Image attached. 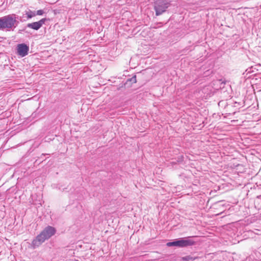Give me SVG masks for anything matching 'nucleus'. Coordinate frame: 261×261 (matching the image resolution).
Instances as JSON below:
<instances>
[{"label":"nucleus","instance_id":"obj_9","mask_svg":"<svg viewBox=\"0 0 261 261\" xmlns=\"http://www.w3.org/2000/svg\"><path fill=\"white\" fill-rule=\"evenodd\" d=\"M132 79L134 81L135 83H136L137 81H136V76H134V77H133Z\"/></svg>","mask_w":261,"mask_h":261},{"label":"nucleus","instance_id":"obj_2","mask_svg":"<svg viewBox=\"0 0 261 261\" xmlns=\"http://www.w3.org/2000/svg\"><path fill=\"white\" fill-rule=\"evenodd\" d=\"M17 17L15 14H10L0 18V30L15 28L18 24Z\"/></svg>","mask_w":261,"mask_h":261},{"label":"nucleus","instance_id":"obj_3","mask_svg":"<svg viewBox=\"0 0 261 261\" xmlns=\"http://www.w3.org/2000/svg\"><path fill=\"white\" fill-rule=\"evenodd\" d=\"M170 5V2L167 0H156L154 5L156 15L158 16L163 14Z\"/></svg>","mask_w":261,"mask_h":261},{"label":"nucleus","instance_id":"obj_6","mask_svg":"<svg viewBox=\"0 0 261 261\" xmlns=\"http://www.w3.org/2000/svg\"><path fill=\"white\" fill-rule=\"evenodd\" d=\"M29 47L24 44H20L17 45V53L21 57H24L28 54Z\"/></svg>","mask_w":261,"mask_h":261},{"label":"nucleus","instance_id":"obj_7","mask_svg":"<svg viewBox=\"0 0 261 261\" xmlns=\"http://www.w3.org/2000/svg\"><path fill=\"white\" fill-rule=\"evenodd\" d=\"M25 14L27 15L28 18H31L36 15L35 12L31 11L26 12Z\"/></svg>","mask_w":261,"mask_h":261},{"label":"nucleus","instance_id":"obj_1","mask_svg":"<svg viewBox=\"0 0 261 261\" xmlns=\"http://www.w3.org/2000/svg\"><path fill=\"white\" fill-rule=\"evenodd\" d=\"M56 232L55 228L48 226L45 227L32 242V246L33 248L40 246L46 240H48L53 236Z\"/></svg>","mask_w":261,"mask_h":261},{"label":"nucleus","instance_id":"obj_8","mask_svg":"<svg viewBox=\"0 0 261 261\" xmlns=\"http://www.w3.org/2000/svg\"><path fill=\"white\" fill-rule=\"evenodd\" d=\"M44 13V11L42 10H39L36 12V15H42Z\"/></svg>","mask_w":261,"mask_h":261},{"label":"nucleus","instance_id":"obj_4","mask_svg":"<svg viewBox=\"0 0 261 261\" xmlns=\"http://www.w3.org/2000/svg\"><path fill=\"white\" fill-rule=\"evenodd\" d=\"M194 241L188 238L181 239L180 240H177L173 242H168L167 243V246L169 247L177 246L180 247H184L192 246L194 244Z\"/></svg>","mask_w":261,"mask_h":261},{"label":"nucleus","instance_id":"obj_5","mask_svg":"<svg viewBox=\"0 0 261 261\" xmlns=\"http://www.w3.org/2000/svg\"><path fill=\"white\" fill-rule=\"evenodd\" d=\"M46 20V19L45 18H43L37 22L28 23L27 24V27L35 30H38L42 26L43 24H44Z\"/></svg>","mask_w":261,"mask_h":261}]
</instances>
